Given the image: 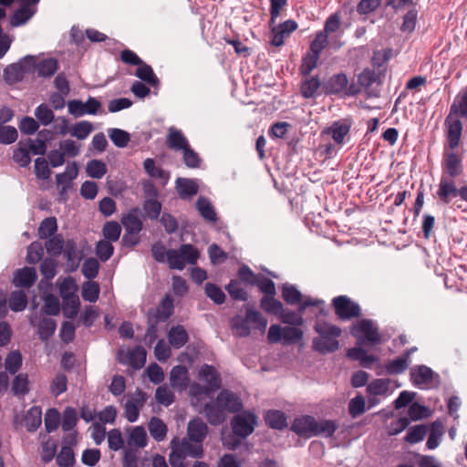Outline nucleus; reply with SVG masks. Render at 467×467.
<instances>
[{"mask_svg":"<svg viewBox=\"0 0 467 467\" xmlns=\"http://www.w3.org/2000/svg\"><path fill=\"white\" fill-rule=\"evenodd\" d=\"M314 330L318 334V337L313 339V348L321 353H331L338 349L340 337L342 330L339 327L328 323L324 320H317L314 326Z\"/></svg>","mask_w":467,"mask_h":467,"instance_id":"1","label":"nucleus"},{"mask_svg":"<svg viewBox=\"0 0 467 467\" xmlns=\"http://www.w3.org/2000/svg\"><path fill=\"white\" fill-rule=\"evenodd\" d=\"M232 429L234 434L236 436H224L223 437V444L229 450L237 448L241 441L240 439H244L249 436L254 430L256 424V416L249 411L235 415L232 420Z\"/></svg>","mask_w":467,"mask_h":467,"instance_id":"2","label":"nucleus"},{"mask_svg":"<svg viewBox=\"0 0 467 467\" xmlns=\"http://www.w3.org/2000/svg\"><path fill=\"white\" fill-rule=\"evenodd\" d=\"M267 320L254 309H247L245 317L236 316L231 320L234 334L239 337H248L252 328L265 332Z\"/></svg>","mask_w":467,"mask_h":467,"instance_id":"3","label":"nucleus"},{"mask_svg":"<svg viewBox=\"0 0 467 467\" xmlns=\"http://www.w3.org/2000/svg\"><path fill=\"white\" fill-rule=\"evenodd\" d=\"M171 451L169 462L171 467H186L187 457L200 458L202 456V445L192 444L186 438L179 441L173 439L171 442Z\"/></svg>","mask_w":467,"mask_h":467,"instance_id":"4","label":"nucleus"},{"mask_svg":"<svg viewBox=\"0 0 467 467\" xmlns=\"http://www.w3.org/2000/svg\"><path fill=\"white\" fill-rule=\"evenodd\" d=\"M199 257L197 249L192 244H182L179 249L167 251V263L171 269L182 270L186 265H195Z\"/></svg>","mask_w":467,"mask_h":467,"instance_id":"5","label":"nucleus"},{"mask_svg":"<svg viewBox=\"0 0 467 467\" xmlns=\"http://www.w3.org/2000/svg\"><path fill=\"white\" fill-rule=\"evenodd\" d=\"M199 376L200 379L207 384V386H192L191 389L192 395H209L210 392L214 391L220 388L221 378L213 367L209 365L202 366L200 369Z\"/></svg>","mask_w":467,"mask_h":467,"instance_id":"6","label":"nucleus"},{"mask_svg":"<svg viewBox=\"0 0 467 467\" xmlns=\"http://www.w3.org/2000/svg\"><path fill=\"white\" fill-rule=\"evenodd\" d=\"M332 306L335 314L341 320H348L358 317L361 315V309L358 304L352 301L347 296H338L333 298Z\"/></svg>","mask_w":467,"mask_h":467,"instance_id":"7","label":"nucleus"},{"mask_svg":"<svg viewBox=\"0 0 467 467\" xmlns=\"http://www.w3.org/2000/svg\"><path fill=\"white\" fill-rule=\"evenodd\" d=\"M350 83L347 75L343 72L334 74L323 83V90L327 95H339L342 97H353L348 94Z\"/></svg>","mask_w":467,"mask_h":467,"instance_id":"8","label":"nucleus"},{"mask_svg":"<svg viewBox=\"0 0 467 467\" xmlns=\"http://www.w3.org/2000/svg\"><path fill=\"white\" fill-rule=\"evenodd\" d=\"M442 174L455 178L462 173V156L454 150L445 148L441 161Z\"/></svg>","mask_w":467,"mask_h":467,"instance_id":"9","label":"nucleus"},{"mask_svg":"<svg viewBox=\"0 0 467 467\" xmlns=\"http://www.w3.org/2000/svg\"><path fill=\"white\" fill-rule=\"evenodd\" d=\"M101 108V103L93 97H88L86 102L78 99H73L67 102L68 112L76 118L86 114L96 115Z\"/></svg>","mask_w":467,"mask_h":467,"instance_id":"10","label":"nucleus"},{"mask_svg":"<svg viewBox=\"0 0 467 467\" xmlns=\"http://www.w3.org/2000/svg\"><path fill=\"white\" fill-rule=\"evenodd\" d=\"M352 334L356 337L362 336L363 342L367 341L371 344H378L381 340L377 327L370 319H362L358 321L354 326Z\"/></svg>","mask_w":467,"mask_h":467,"instance_id":"11","label":"nucleus"},{"mask_svg":"<svg viewBox=\"0 0 467 467\" xmlns=\"http://www.w3.org/2000/svg\"><path fill=\"white\" fill-rule=\"evenodd\" d=\"M270 31L271 45L274 47H281L285 43V39L296 30L297 23L295 20L288 19L278 26L272 25Z\"/></svg>","mask_w":467,"mask_h":467,"instance_id":"12","label":"nucleus"},{"mask_svg":"<svg viewBox=\"0 0 467 467\" xmlns=\"http://www.w3.org/2000/svg\"><path fill=\"white\" fill-rule=\"evenodd\" d=\"M143 214L139 207H135L124 213L120 223L126 230V234H140L143 226Z\"/></svg>","mask_w":467,"mask_h":467,"instance_id":"13","label":"nucleus"},{"mask_svg":"<svg viewBox=\"0 0 467 467\" xmlns=\"http://www.w3.org/2000/svg\"><path fill=\"white\" fill-rule=\"evenodd\" d=\"M436 195L443 204H449L452 198L460 196V189L456 187L453 178L441 174Z\"/></svg>","mask_w":467,"mask_h":467,"instance_id":"14","label":"nucleus"},{"mask_svg":"<svg viewBox=\"0 0 467 467\" xmlns=\"http://www.w3.org/2000/svg\"><path fill=\"white\" fill-rule=\"evenodd\" d=\"M378 76L372 69L366 68L357 76V82L351 81L348 94L357 96L363 89L371 87L377 81Z\"/></svg>","mask_w":467,"mask_h":467,"instance_id":"15","label":"nucleus"},{"mask_svg":"<svg viewBox=\"0 0 467 467\" xmlns=\"http://www.w3.org/2000/svg\"><path fill=\"white\" fill-rule=\"evenodd\" d=\"M207 432V425L200 418H196L188 423L186 439L192 444L202 445Z\"/></svg>","mask_w":467,"mask_h":467,"instance_id":"16","label":"nucleus"},{"mask_svg":"<svg viewBox=\"0 0 467 467\" xmlns=\"http://www.w3.org/2000/svg\"><path fill=\"white\" fill-rule=\"evenodd\" d=\"M445 125L447 126L448 149L455 150L461 141L462 123L460 119L448 116Z\"/></svg>","mask_w":467,"mask_h":467,"instance_id":"17","label":"nucleus"},{"mask_svg":"<svg viewBox=\"0 0 467 467\" xmlns=\"http://www.w3.org/2000/svg\"><path fill=\"white\" fill-rule=\"evenodd\" d=\"M351 126V119H343L334 121L325 132L332 137L336 144L341 145L344 143L345 137L349 133Z\"/></svg>","mask_w":467,"mask_h":467,"instance_id":"18","label":"nucleus"},{"mask_svg":"<svg viewBox=\"0 0 467 467\" xmlns=\"http://www.w3.org/2000/svg\"><path fill=\"white\" fill-rule=\"evenodd\" d=\"M434 372L427 366H415L410 369V379L415 386L428 388L431 386Z\"/></svg>","mask_w":467,"mask_h":467,"instance_id":"19","label":"nucleus"},{"mask_svg":"<svg viewBox=\"0 0 467 467\" xmlns=\"http://www.w3.org/2000/svg\"><path fill=\"white\" fill-rule=\"evenodd\" d=\"M216 399L217 403L222 405L225 412H237L243 408V403L240 398L227 389L222 390Z\"/></svg>","mask_w":467,"mask_h":467,"instance_id":"20","label":"nucleus"},{"mask_svg":"<svg viewBox=\"0 0 467 467\" xmlns=\"http://www.w3.org/2000/svg\"><path fill=\"white\" fill-rule=\"evenodd\" d=\"M145 401V396L141 391H138L126 401L125 416L130 422H134L138 420L140 409L144 405Z\"/></svg>","mask_w":467,"mask_h":467,"instance_id":"21","label":"nucleus"},{"mask_svg":"<svg viewBox=\"0 0 467 467\" xmlns=\"http://www.w3.org/2000/svg\"><path fill=\"white\" fill-rule=\"evenodd\" d=\"M316 428V420L312 416H303L294 420L291 430L303 437H313Z\"/></svg>","mask_w":467,"mask_h":467,"instance_id":"22","label":"nucleus"},{"mask_svg":"<svg viewBox=\"0 0 467 467\" xmlns=\"http://www.w3.org/2000/svg\"><path fill=\"white\" fill-rule=\"evenodd\" d=\"M189 381L188 370L184 366H175L170 374V382L174 389L184 390Z\"/></svg>","mask_w":467,"mask_h":467,"instance_id":"23","label":"nucleus"},{"mask_svg":"<svg viewBox=\"0 0 467 467\" xmlns=\"http://www.w3.org/2000/svg\"><path fill=\"white\" fill-rule=\"evenodd\" d=\"M36 276V272L34 268L24 267L16 271L13 279V284L17 287L28 288L35 284Z\"/></svg>","mask_w":467,"mask_h":467,"instance_id":"24","label":"nucleus"},{"mask_svg":"<svg viewBox=\"0 0 467 467\" xmlns=\"http://www.w3.org/2000/svg\"><path fill=\"white\" fill-rule=\"evenodd\" d=\"M203 411L212 425H219L225 420V411L222 405L217 403V399L207 403L204 406Z\"/></svg>","mask_w":467,"mask_h":467,"instance_id":"25","label":"nucleus"},{"mask_svg":"<svg viewBox=\"0 0 467 467\" xmlns=\"http://www.w3.org/2000/svg\"><path fill=\"white\" fill-rule=\"evenodd\" d=\"M166 144L169 149L179 151L183 150L190 146L188 140L182 132L175 128H171L166 139Z\"/></svg>","mask_w":467,"mask_h":467,"instance_id":"26","label":"nucleus"},{"mask_svg":"<svg viewBox=\"0 0 467 467\" xmlns=\"http://www.w3.org/2000/svg\"><path fill=\"white\" fill-rule=\"evenodd\" d=\"M168 340L174 348H182L189 340V335L183 326L172 327L168 333Z\"/></svg>","mask_w":467,"mask_h":467,"instance_id":"27","label":"nucleus"},{"mask_svg":"<svg viewBox=\"0 0 467 467\" xmlns=\"http://www.w3.org/2000/svg\"><path fill=\"white\" fill-rule=\"evenodd\" d=\"M176 189L181 198L185 199L196 195L198 185L192 180L186 178H178L176 180Z\"/></svg>","mask_w":467,"mask_h":467,"instance_id":"28","label":"nucleus"},{"mask_svg":"<svg viewBox=\"0 0 467 467\" xmlns=\"http://www.w3.org/2000/svg\"><path fill=\"white\" fill-rule=\"evenodd\" d=\"M135 76L151 87L159 85V78L155 75L152 67L144 61L138 66Z\"/></svg>","mask_w":467,"mask_h":467,"instance_id":"29","label":"nucleus"},{"mask_svg":"<svg viewBox=\"0 0 467 467\" xmlns=\"http://www.w3.org/2000/svg\"><path fill=\"white\" fill-rule=\"evenodd\" d=\"M42 422V411L39 407H32L25 417V426L30 432L36 431Z\"/></svg>","mask_w":467,"mask_h":467,"instance_id":"30","label":"nucleus"},{"mask_svg":"<svg viewBox=\"0 0 467 467\" xmlns=\"http://www.w3.org/2000/svg\"><path fill=\"white\" fill-rule=\"evenodd\" d=\"M109 238L108 241H100L98 243L96 247L97 255L99 257L101 261H107L110 258L113 253V246L111 242H116L119 240L120 235H105Z\"/></svg>","mask_w":467,"mask_h":467,"instance_id":"31","label":"nucleus"},{"mask_svg":"<svg viewBox=\"0 0 467 467\" xmlns=\"http://www.w3.org/2000/svg\"><path fill=\"white\" fill-rule=\"evenodd\" d=\"M410 363V351H406L404 355L399 357L386 365V369L389 374L396 375L404 372L409 367Z\"/></svg>","mask_w":467,"mask_h":467,"instance_id":"32","label":"nucleus"},{"mask_svg":"<svg viewBox=\"0 0 467 467\" xmlns=\"http://www.w3.org/2000/svg\"><path fill=\"white\" fill-rule=\"evenodd\" d=\"M62 253L64 254L68 265L72 269H75L78 266V264L81 260V254L73 241H67L65 244Z\"/></svg>","mask_w":467,"mask_h":467,"instance_id":"33","label":"nucleus"},{"mask_svg":"<svg viewBox=\"0 0 467 467\" xmlns=\"http://www.w3.org/2000/svg\"><path fill=\"white\" fill-rule=\"evenodd\" d=\"M390 379H377L367 387V391L371 396H386L389 393Z\"/></svg>","mask_w":467,"mask_h":467,"instance_id":"34","label":"nucleus"},{"mask_svg":"<svg viewBox=\"0 0 467 467\" xmlns=\"http://www.w3.org/2000/svg\"><path fill=\"white\" fill-rule=\"evenodd\" d=\"M25 72L23 71L21 64H11L4 69V79L7 84H15L21 81L24 78Z\"/></svg>","mask_w":467,"mask_h":467,"instance_id":"35","label":"nucleus"},{"mask_svg":"<svg viewBox=\"0 0 467 467\" xmlns=\"http://www.w3.org/2000/svg\"><path fill=\"white\" fill-rule=\"evenodd\" d=\"M443 425L440 420H435L431 425V431L426 446L429 450H434L439 446V441L443 435Z\"/></svg>","mask_w":467,"mask_h":467,"instance_id":"36","label":"nucleus"},{"mask_svg":"<svg viewBox=\"0 0 467 467\" xmlns=\"http://www.w3.org/2000/svg\"><path fill=\"white\" fill-rule=\"evenodd\" d=\"M266 424L277 430H282L286 427V417L284 412L280 410H269L265 415Z\"/></svg>","mask_w":467,"mask_h":467,"instance_id":"37","label":"nucleus"},{"mask_svg":"<svg viewBox=\"0 0 467 467\" xmlns=\"http://www.w3.org/2000/svg\"><path fill=\"white\" fill-rule=\"evenodd\" d=\"M93 130V125L90 121L82 120L75 123L69 129V133L72 137L77 138L78 140H85L87 139L91 131Z\"/></svg>","mask_w":467,"mask_h":467,"instance_id":"38","label":"nucleus"},{"mask_svg":"<svg viewBox=\"0 0 467 467\" xmlns=\"http://www.w3.org/2000/svg\"><path fill=\"white\" fill-rule=\"evenodd\" d=\"M149 431L153 439L161 441L166 437L167 426L161 419L153 417L149 423Z\"/></svg>","mask_w":467,"mask_h":467,"instance_id":"39","label":"nucleus"},{"mask_svg":"<svg viewBox=\"0 0 467 467\" xmlns=\"http://www.w3.org/2000/svg\"><path fill=\"white\" fill-rule=\"evenodd\" d=\"M27 305V297L24 291L18 290L11 293L9 296V307L15 312L23 311Z\"/></svg>","mask_w":467,"mask_h":467,"instance_id":"40","label":"nucleus"},{"mask_svg":"<svg viewBox=\"0 0 467 467\" xmlns=\"http://www.w3.org/2000/svg\"><path fill=\"white\" fill-rule=\"evenodd\" d=\"M196 207L200 213V214L207 221L214 222L216 221V213L213 209V206L206 198L201 197L198 199L196 202Z\"/></svg>","mask_w":467,"mask_h":467,"instance_id":"41","label":"nucleus"},{"mask_svg":"<svg viewBox=\"0 0 467 467\" xmlns=\"http://www.w3.org/2000/svg\"><path fill=\"white\" fill-rule=\"evenodd\" d=\"M129 445L143 448L147 444V434L143 427L137 426L131 429L128 440Z\"/></svg>","mask_w":467,"mask_h":467,"instance_id":"42","label":"nucleus"},{"mask_svg":"<svg viewBox=\"0 0 467 467\" xmlns=\"http://www.w3.org/2000/svg\"><path fill=\"white\" fill-rule=\"evenodd\" d=\"M87 174L95 179H100L107 173V165L99 160H91L86 167Z\"/></svg>","mask_w":467,"mask_h":467,"instance_id":"43","label":"nucleus"},{"mask_svg":"<svg viewBox=\"0 0 467 467\" xmlns=\"http://www.w3.org/2000/svg\"><path fill=\"white\" fill-rule=\"evenodd\" d=\"M33 14L34 12L30 7L21 5V7L16 10L10 17V24L12 26H19L28 21L32 17Z\"/></svg>","mask_w":467,"mask_h":467,"instance_id":"44","label":"nucleus"},{"mask_svg":"<svg viewBox=\"0 0 467 467\" xmlns=\"http://www.w3.org/2000/svg\"><path fill=\"white\" fill-rule=\"evenodd\" d=\"M320 56L308 51L302 59L300 73L303 76H308L317 67Z\"/></svg>","mask_w":467,"mask_h":467,"instance_id":"45","label":"nucleus"},{"mask_svg":"<svg viewBox=\"0 0 467 467\" xmlns=\"http://www.w3.org/2000/svg\"><path fill=\"white\" fill-rule=\"evenodd\" d=\"M337 425L334 420H323L320 421L316 420V428L314 436L322 435L324 437H330L334 434Z\"/></svg>","mask_w":467,"mask_h":467,"instance_id":"46","label":"nucleus"},{"mask_svg":"<svg viewBox=\"0 0 467 467\" xmlns=\"http://www.w3.org/2000/svg\"><path fill=\"white\" fill-rule=\"evenodd\" d=\"M320 80L317 76L306 78L302 82L301 93L306 99L313 98L320 87Z\"/></svg>","mask_w":467,"mask_h":467,"instance_id":"47","label":"nucleus"},{"mask_svg":"<svg viewBox=\"0 0 467 467\" xmlns=\"http://www.w3.org/2000/svg\"><path fill=\"white\" fill-rule=\"evenodd\" d=\"M261 307L267 313L278 316L283 312V304L275 299L274 296H264L260 302Z\"/></svg>","mask_w":467,"mask_h":467,"instance_id":"48","label":"nucleus"},{"mask_svg":"<svg viewBox=\"0 0 467 467\" xmlns=\"http://www.w3.org/2000/svg\"><path fill=\"white\" fill-rule=\"evenodd\" d=\"M57 323L50 317L43 318L38 325V335L40 339L47 340L52 337L56 331Z\"/></svg>","mask_w":467,"mask_h":467,"instance_id":"49","label":"nucleus"},{"mask_svg":"<svg viewBox=\"0 0 467 467\" xmlns=\"http://www.w3.org/2000/svg\"><path fill=\"white\" fill-rule=\"evenodd\" d=\"M109 137L111 141L119 148H124L130 140V134L120 129L113 128L108 130Z\"/></svg>","mask_w":467,"mask_h":467,"instance_id":"50","label":"nucleus"},{"mask_svg":"<svg viewBox=\"0 0 467 467\" xmlns=\"http://www.w3.org/2000/svg\"><path fill=\"white\" fill-rule=\"evenodd\" d=\"M146 362V350L141 346L135 347L129 352V363L135 368H140Z\"/></svg>","mask_w":467,"mask_h":467,"instance_id":"51","label":"nucleus"},{"mask_svg":"<svg viewBox=\"0 0 467 467\" xmlns=\"http://www.w3.org/2000/svg\"><path fill=\"white\" fill-rule=\"evenodd\" d=\"M35 116L44 126L49 125L55 119L52 109L45 103L40 104L35 109Z\"/></svg>","mask_w":467,"mask_h":467,"instance_id":"52","label":"nucleus"},{"mask_svg":"<svg viewBox=\"0 0 467 467\" xmlns=\"http://www.w3.org/2000/svg\"><path fill=\"white\" fill-rule=\"evenodd\" d=\"M57 61L54 58H47L40 61L37 66V73L41 77H51L57 70Z\"/></svg>","mask_w":467,"mask_h":467,"instance_id":"53","label":"nucleus"},{"mask_svg":"<svg viewBox=\"0 0 467 467\" xmlns=\"http://www.w3.org/2000/svg\"><path fill=\"white\" fill-rule=\"evenodd\" d=\"M282 296L289 305H296L302 301V294L294 285H284L282 287Z\"/></svg>","mask_w":467,"mask_h":467,"instance_id":"54","label":"nucleus"},{"mask_svg":"<svg viewBox=\"0 0 467 467\" xmlns=\"http://www.w3.org/2000/svg\"><path fill=\"white\" fill-rule=\"evenodd\" d=\"M29 152L30 151L24 144V141H20L18 143V148L14 150L13 159L21 167H26L31 162V157L29 155Z\"/></svg>","mask_w":467,"mask_h":467,"instance_id":"55","label":"nucleus"},{"mask_svg":"<svg viewBox=\"0 0 467 467\" xmlns=\"http://www.w3.org/2000/svg\"><path fill=\"white\" fill-rule=\"evenodd\" d=\"M303 337V331L295 326L283 327V343L290 345L300 341Z\"/></svg>","mask_w":467,"mask_h":467,"instance_id":"56","label":"nucleus"},{"mask_svg":"<svg viewBox=\"0 0 467 467\" xmlns=\"http://www.w3.org/2000/svg\"><path fill=\"white\" fill-rule=\"evenodd\" d=\"M79 308L78 296H71L63 299L62 310L65 317L73 318L77 316Z\"/></svg>","mask_w":467,"mask_h":467,"instance_id":"57","label":"nucleus"},{"mask_svg":"<svg viewBox=\"0 0 467 467\" xmlns=\"http://www.w3.org/2000/svg\"><path fill=\"white\" fill-rule=\"evenodd\" d=\"M329 45L328 36L321 31L316 33L314 40L310 43L309 51L320 56L321 52Z\"/></svg>","mask_w":467,"mask_h":467,"instance_id":"58","label":"nucleus"},{"mask_svg":"<svg viewBox=\"0 0 467 467\" xmlns=\"http://www.w3.org/2000/svg\"><path fill=\"white\" fill-rule=\"evenodd\" d=\"M77 285L74 279L70 276L64 278L59 283V293L62 299L68 298L71 296H77Z\"/></svg>","mask_w":467,"mask_h":467,"instance_id":"59","label":"nucleus"},{"mask_svg":"<svg viewBox=\"0 0 467 467\" xmlns=\"http://www.w3.org/2000/svg\"><path fill=\"white\" fill-rule=\"evenodd\" d=\"M50 238L46 242V248L48 254L58 255L62 254L65 246L62 235H48Z\"/></svg>","mask_w":467,"mask_h":467,"instance_id":"60","label":"nucleus"},{"mask_svg":"<svg viewBox=\"0 0 467 467\" xmlns=\"http://www.w3.org/2000/svg\"><path fill=\"white\" fill-rule=\"evenodd\" d=\"M75 462L72 448L63 446L57 456V462L59 467H73Z\"/></svg>","mask_w":467,"mask_h":467,"instance_id":"61","label":"nucleus"},{"mask_svg":"<svg viewBox=\"0 0 467 467\" xmlns=\"http://www.w3.org/2000/svg\"><path fill=\"white\" fill-rule=\"evenodd\" d=\"M99 295V286L95 282H87L82 287V297L84 300L94 303L98 300Z\"/></svg>","mask_w":467,"mask_h":467,"instance_id":"62","label":"nucleus"},{"mask_svg":"<svg viewBox=\"0 0 467 467\" xmlns=\"http://www.w3.org/2000/svg\"><path fill=\"white\" fill-rule=\"evenodd\" d=\"M427 433L425 425H416L410 428L405 437V441L409 443L414 444L422 441Z\"/></svg>","mask_w":467,"mask_h":467,"instance_id":"63","label":"nucleus"},{"mask_svg":"<svg viewBox=\"0 0 467 467\" xmlns=\"http://www.w3.org/2000/svg\"><path fill=\"white\" fill-rule=\"evenodd\" d=\"M99 269V263L96 258H88L83 263L81 271L83 275L91 280L98 275Z\"/></svg>","mask_w":467,"mask_h":467,"instance_id":"64","label":"nucleus"}]
</instances>
